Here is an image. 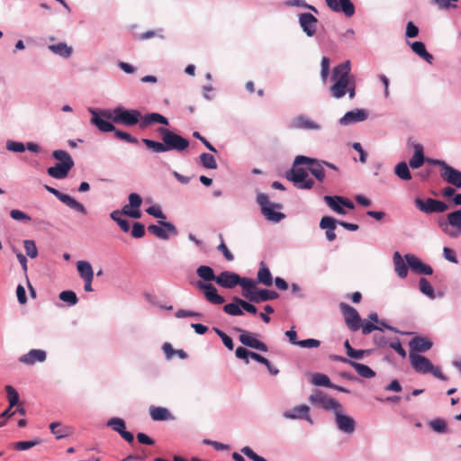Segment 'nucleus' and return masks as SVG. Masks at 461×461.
Masks as SVG:
<instances>
[{"label":"nucleus","mask_w":461,"mask_h":461,"mask_svg":"<svg viewBox=\"0 0 461 461\" xmlns=\"http://www.w3.org/2000/svg\"><path fill=\"white\" fill-rule=\"evenodd\" d=\"M331 80L334 83L330 86V91L334 98L339 99L347 93L350 99L356 96V82L350 75V62L348 60L333 68Z\"/></svg>","instance_id":"1"},{"label":"nucleus","mask_w":461,"mask_h":461,"mask_svg":"<svg viewBox=\"0 0 461 461\" xmlns=\"http://www.w3.org/2000/svg\"><path fill=\"white\" fill-rule=\"evenodd\" d=\"M158 132L161 135L162 142L142 139V142L153 152L163 153L169 150L183 151L189 146V140L187 139L183 138L167 128H159Z\"/></svg>","instance_id":"2"},{"label":"nucleus","mask_w":461,"mask_h":461,"mask_svg":"<svg viewBox=\"0 0 461 461\" xmlns=\"http://www.w3.org/2000/svg\"><path fill=\"white\" fill-rule=\"evenodd\" d=\"M310 161L311 158L297 156L294 161L293 167L286 173V178L300 189H312L314 185V181L309 178L306 169L300 167L301 165H306Z\"/></svg>","instance_id":"3"},{"label":"nucleus","mask_w":461,"mask_h":461,"mask_svg":"<svg viewBox=\"0 0 461 461\" xmlns=\"http://www.w3.org/2000/svg\"><path fill=\"white\" fill-rule=\"evenodd\" d=\"M102 115L116 124L133 126L142 120V114L139 110H127L122 107H116L113 110L102 111Z\"/></svg>","instance_id":"4"},{"label":"nucleus","mask_w":461,"mask_h":461,"mask_svg":"<svg viewBox=\"0 0 461 461\" xmlns=\"http://www.w3.org/2000/svg\"><path fill=\"white\" fill-rule=\"evenodd\" d=\"M52 157L59 162L47 169L48 175L56 179L66 178L75 165L71 156L65 150L57 149L53 151Z\"/></svg>","instance_id":"5"},{"label":"nucleus","mask_w":461,"mask_h":461,"mask_svg":"<svg viewBox=\"0 0 461 461\" xmlns=\"http://www.w3.org/2000/svg\"><path fill=\"white\" fill-rule=\"evenodd\" d=\"M257 202L261 207V212L264 216L270 221L279 222L285 218V214L279 212H276L274 209H281L282 205L279 203H271L268 200V196L265 194H258L257 196Z\"/></svg>","instance_id":"6"},{"label":"nucleus","mask_w":461,"mask_h":461,"mask_svg":"<svg viewBox=\"0 0 461 461\" xmlns=\"http://www.w3.org/2000/svg\"><path fill=\"white\" fill-rule=\"evenodd\" d=\"M438 225L449 237H458L461 234V209L449 212L447 221H440Z\"/></svg>","instance_id":"7"},{"label":"nucleus","mask_w":461,"mask_h":461,"mask_svg":"<svg viewBox=\"0 0 461 461\" xmlns=\"http://www.w3.org/2000/svg\"><path fill=\"white\" fill-rule=\"evenodd\" d=\"M339 310L349 330L353 332L358 330L360 329L361 318L357 311L346 303H339Z\"/></svg>","instance_id":"8"},{"label":"nucleus","mask_w":461,"mask_h":461,"mask_svg":"<svg viewBox=\"0 0 461 461\" xmlns=\"http://www.w3.org/2000/svg\"><path fill=\"white\" fill-rule=\"evenodd\" d=\"M414 203L420 211L425 213L444 212L448 209V205L447 203L433 198L422 200L421 198L417 197L414 199Z\"/></svg>","instance_id":"9"},{"label":"nucleus","mask_w":461,"mask_h":461,"mask_svg":"<svg viewBox=\"0 0 461 461\" xmlns=\"http://www.w3.org/2000/svg\"><path fill=\"white\" fill-rule=\"evenodd\" d=\"M310 402L317 407L322 408L327 411H333L334 412L341 409V404L335 399L329 397L322 392H315L310 398Z\"/></svg>","instance_id":"10"},{"label":"nucleus","mask_w":461,"mask_h":461,"mask_svg":"<svg viewBox=\"0 0 461 461\" xmlns=\"http://www.w3.org/2000/svg\"><path fill=\"white\" fill-rule=\"evenodd\" d=\"M234 330L240 333L239 339L244 346L262 352H267L268 350L267 346L264 342L258 340L254 334L240 328H235Z\"/></svg>","instance_id":"11"},{"label":"nucleus","mask_w":461,"mask_h":461,"mask_svg":"<svg viewBox=\"0 0 461 461\" xmlns=\"http://www.w3.org/2000/svg\"><path fill=\"white\" fill-rule=\"evenodd\" d=\"M45 188L48 192H50V194L55 195L59 201L64 203L66 205H68L71 209H74L75 211L79 212L83 214H86V207L81 203L77 202L73 197H71L70 195L63 194V193L59 192V190H57L51 186H49V185H45Z\"/></svg>","instance_id":"12"},{"label":"nucleus","mask_w":461,"mask_h":461,"mask_svg":"<svg viewBox=\"0 0 461 461\" xmlns=\"http://www.w3.org/2000/svg\"><path fill=\"white\" fill-rule=\"evenodd\" d=\"M326 5L331 11L342 13L348 18L355 14V6L351 0H326Z\"/></svg>","instance_id":"13"},{"label":"nucleus","mask_w":461,"mask_h":461,"mask_svg":"<svg viewBox=\"0 0 461 461\" xmlns=\"http://www.w3.org/2000/svg\"><path fill=\"white\" fill-rule=\"evenodd\" d=\"M299 24L303 32L309 37H312L317 31L318 19L310 13H303L298 15Z\"/></svg>","instance_id":"14"},{"label":"nucleus","mask_w":461,"mask_h":461,"mask_svg":"<svg viewBox=\"0 0 461 461\" xmlns=\"http://www.w3.org/2000/svg\"><path fill=\"white\" fill-rule=\"evenodd\" d=\"M159 223L161 226L155 224L149 225L148 227V230L156 237L162 240H167L168 233L172 235L177 234V230L172 223L164 221H160Z\"/></svg>","instance_id":"15"},{"label":"nucleus","mask_w":461,"mask_h":461,"mask_svg":"<svg viewBox=\"0 0 461 461\" xmlns=\"http://www.w3.org/2000/svg\"><path fill=\"white\" fill-rule=\"evenodd\" d=\"M409 358L412 368L420 374H428L432 370V363L429 358L419 354L409 353Z\"/></svg>","instance_id":"16"},{"label":"nucleus","mask_w":461,"mask_h":461,"mask_svg":"<svg viewBox=\"0 0 461 461\" xmlns=\"http://www.w3.org/2000/svg\"><path fill=\"white\" fill-rule=\"evenodd\" d=\"M196 285L200 290L204 292L206 300L211 303L219 305L225 302L224 298L218 294L217 289L212 284L198 281Z\"/></svg>","instance_id":"17"},{"label":"nucleus","mask_w":461,"mask_h":461,"mask_svg":"<svg viewBox=\"0 0 461 461\" xmlns=\"http://www.w3.org/2000/svg\"><path fill=\"white\" fill-rule=\"evenodd\" d=\"M406 262L411 269L416 274L431 275L433 269L430 266L424 264L420 258L411 254L405 255Z\"/></svg>","instance_id":"18"},{"label":"nucleus","mask_w":461,"mask_h":461,"mask_svg":"<svg viewBox=\"0 0 461 461\" xmlns=\"http://www.w3.org/2000/svg\"><path fill=\"white\" fill-rule=\"evenodd\" d=\"M334 413L336 416V424L339 429L347 434H352L356 428L354 419L341 413V409L337 410Z\"/></svg>","instance_id":"19"},{"label":"nucleus","mask_w":461,"mask_h":461,"mask_svg":"<svg viewBox=\"0 0 461 461\" xmlns=\"http://www.w3.org/2000/svg\"><path fill=\"white\" fill-rule=\"evenodd\" d=\"M240 276L234 272L223 271L217 276L216 284L227 289L234 288L238 285Z\"/></svg>","instance_id":"20"},{"label":"nucleus","mask_w":461,"mask_h":461,"mask_svg":"<svg viewBox=\"0 0 461 461\" xmlns=\"http://www.w3.org/2000/svg\"><path fill=\"white\" fill-rule=\"evenodd\" d=\"M432 346L433 343L430 339L421 336H416L409 342L410 352H413V354L427 352Z\"/></svg>","instance_id":"21"},{"label":"nucleus","mask_w":461,"mask_h":461,"mask_svg":"<svg viewBox=\"0 0 461 461\" xmlns=\"http://www.w3.org/2000/svg\"><path fill=\"white\" fill-rule=\"evenodd\" d=\"M46 352L42 349H31L27 354L19 357V362L25 365H34L37 362L42 363L46 360Z\"/></svg>","instance_id":"22"},{"label":"nucleus","mask_w":461,"mask_h":461,"mask_svg":"<svg viewBox=\"0 0 461 461\" xmlns=\"http://www.w3.org/2000/svg\"><path fill=\"white\" fill-rule=\"evenodd\" d=\"M367 116L368 113L366 110L356 109L346 113L339 120V122L343 125H348L354 122H363L367 119Z\"/></svg>","instance_id":"23"},{"label":"nucleus","mask_w":461,"mask_h":461,"mask_svg":"<svg viewBox=\"0 0 461 461\" xmlns=\"http://www.w3.org/2000/svg\"><path fill=\"white\" fill-rule=\"evenodd\" d=\"M91 113L93 114V117L91 119V122L95 125L99 131L103 132H109L115 131V127L113 126V122H109L110 120L104 118L102 115V112L100 113V115L95 112L94 110H91Z\"/></svg>","instance_id":"24"},{"label":"nucleus","mask_w":461,"mask_h":461,"mask_svg":"<svg viewBox=\"0 0 461 461\" xmlns=\"http://www.w3.org/2000/svg\"><path fill=\"white\" fill-rule=\"evenodd\" d=\"M440 176L448 184L455 185L457 188H461V172L457 169L447 167L446 171H442Z\"/></svg>","instance_id":"25"},{"label":"nucleus","mask_w":461,"mask_h":461,"mask_svg":"<svg viewBox=\"0 0 461 461\" xmlns=\"http://www.w3.org/2000/svg\"><path fill=\"white\" fill-rule=\"evenodd\" d=\"M309 407L307 405L295 406L292 411L284 413V416L287 419H305L310 423H312V419L308 415Z\"/></svg>","instance_id":"26"},{"label":"nucleus","mask_w":461,"mask_h":461,"mask_svg":"<svg viewBox=\"0 0 461 461\" xmlns=\"http://www.w3.org/2000/svg\"><path fill=\"white\" fill-rule=\"evenodd\" d=\"M291 127L294 129H305V130H317L319 125L311 121L308 117L299 115L294 118L291 122Z\"/></svg>","instance_id":"27"},{"label":"nucleus","mask_w":461,"mask_h":461,"mask_svg":"<svg viewBox=\"0 0 461 461\" xmlns=\"http://www.w3.org/2000/svg\"><path fill=\"white\" fill-rule=\"evenodd\" d=\"M153 123H161L164 125H168V121L165 116H163L159 113H148L144 116H142V120L140 122V127L141 129H145L149 125L153 124Z\"/></svg>","instance_id":"28"},{"label":"nucleus","mask_w":461,"mask_h":461,"mask_svg":"<svg viewBox=\"0 0 461 461\" xmlns=\"http://www.w3.org/2000/svg\"><path fill=\"white\" fill-rule=\"evenodd\" d=\"M308 170L316 177L317 180L322 182L325 178V172L323 167V161L311 158L310 162L306 163Z\"/></svg>","instance_id":"29"},{"label":"nucleus","mask_w":461,"mask_h":461,"mask_svg":"<svg viewBox=\"0 0 461 461\" xmlns=\"http://www.w3.org/2000/svg\"><path fill=\"white\" fill-rule=\"evenodd\" d=\"M149 415L153 420H168L173 419L170 411L164 407L150 406Z\"/></svg>","instance_id":"30"},{"label":"nucleus","mask_w":461,"mask_h":461,"mask_svg":"<svg viewBox=\"0 0 461 461\" xmlns=\"http://www.w3.org/2000/svg\"><path fill=\"white\" fill-rule=\"evenodd\" d=\"M425 161L423 148L421 145L417 144L414 147V154L409 161V165L411 168L420 167Z\"/></svg>","instance_id":"31"},{"label":"nucleus","mask_w":461,"mask_h":461,"mask_svg":"<svg viewBox=\"0 0 461 461\" xmlns=\"http://www.w3.org/2000/svg\"><path fill=\"white\" fill-rule=\"evenodd\" d=\"M393 264H394V269H395V272L397 273V275L401 277V278H404L406 277L407 274H408V264L406 265L401 256V254L396 251L394 254H393Z\"/></svg>","instance_id":"32"},{"label":"nucleus","mask_w":461,"mask_h":461,"mask_svg":"<svg viewBox=\"0 0 461 461\" xmlns=\"http://www.w3.org/2000/svg\"><path fill=\"white\" fill-rule=\"evenodd\" d=\"M344 362L349 363L359 375L365 378H372L375 375V373L366 365L354 362L348 359H343Z\"/></svg>","instance_id":"33"},{"label":"nucleus","mask_w":461,"mask_h":461,"mask_svg":"<svg viewBox=\"0 0 461 461\" xmlns=\"http://www.w3.org/2000/svg\"><path fill=\"white\" fill-rule=\"evenodd\" d=\"M51 432L56 436V438L60 439L69 436L72 433V429L59 422H52L50 425Z\"/></svg>","instance_id":"34"},{"label":"nucleus","mask_w":461,"mask_h":461,"mask_svg":"<svg viewBox=\"0 0 461 461\" xmlns=\"http://www.w3.org/2000/svg\"><path fill=\"white\" fill-rule=\"evenodd\" d=\"M411 48L413 52H415L418 56L424 59L427 62L431 63L433 60V56L429 53L426 50L425 44L421 41H415L411 44Z\"/></svg>","instance_id":"35"},{"label":"nucleus","mask_w":461,"mask_h":461,"mask_svg":"<svg viewBox=\"0 0 461 461\" xmlns=\"http://www.w3.org/2000/svg\"><path fill=\"white\" fill-rule=\"evenodd\" d=\"M258 281L260 284H263L267 286H269L273 283V277L270 273L269 268L264 264V262L260 263V267L258 272Z\"/></svg>","instance_id":"36"},{"label":"nucleus","mask_w":461,"mask_h":461,"mask_svg":"<svg viewBox=\"0 0 461 461\" xmlns=\"http://www.w3.org/2000/svg\"><path fill=\"white\" fill-rule=\"evenodd\" d=\"M49 50L63 58H69L73 52V50L71 47H68L64 42H59L58 44L49 45Z\"/></svg>","instance_id":"37"},{"label":"nucleus","mask_w":461,"mask_h":461,"mask_svg":"<svg viewBox=\"0 0 461 461\" xmlns=\"http://www.w3.org/2000/svg\"><path fill=\"white\" fill-rule=\"evenodd\" d=\"M77 268L80 277L84 279L94 278V272L92 266L87 261L80 260L77 263Z\"/></svg>","instance_id":"38"},{"label":"nucleus","mask_w":461,"mask_h":461,"mask_svg":"<svg viewBox=\"0 0 461 461\" xmlns=\"http://www.w3.org/2000/svg\"><path fill=\"white\" fill-rule=\"evenodd\" d=\"M197 276L204 281H216L217 276L214 275L213 269L208 266H200L196 270Z\"/></svg>","instance_id":"39"},{"label":"nucleus","mask_w":461,"mask_h":461,"mask_svg":"<svg viewBox=\"0 0 461 461\" xmlns=\"http://www.w3.org/2000/svg\"><path fill=\"white\" fill-rule=\"evenodd\" d=\"M325 202L330 209L339 214H346V211L343 209L340 203V196H329L324 197Z\"/></svg>","instance_id":"40"},{"label":"nucleus","mask_w":461,"mask_h":461,"mask_svg":"<svg viewBox=\"0 0 461 461\" xmlns=\"http://www.w3.org/2000/svg\"><path fill=\"white\" fill-rule=\"evenodd\" d=\"M395 175L402 180L408 181L411 179V174L406 162L398 163L394 167Z\"/></svg>","instance_id":"41"},{"label":"nucleus","mask_w":461,"mask_h":461,"mask_svg":"<svg viewBox=\"0 0 461 461\" xmlns=\"http://www.w3.org/2000/svg\"><path fill=\"white\" fill-rule=\"evenodd\" d=\"M278 294L275 291L261 289L257 293V298H254V303L267 302L278 298Z\"/></svg>","instance_id":"42"},{"label":"nucleus","mask_w":461,"mask_h":461,"mask_svg":"<svg viewBox=\"0 0 461 461\" xmlns=\"http://www.w3.org/2000/svg\"><path fill=\"white\" fill-rule=\"evenodd\" d=\"M241 305L238 302H232L230 303H227L223 306V311L225 313L231 316H240L243 314Z\"/></svg>","instance_id":"43"},{"label":"nucleus","mask_w":461,"mask_h":461,"mask_svg":"<svg viewBox=\"0 0 461 461\" xmlns=\"http://www.w3.org/2000/svg\"><path fill=\"white\" fill-rule=\"evenodd\" d=\"M200 161L205 168L209 169H216L217 168V163L214 158V157L212 154L209 153H202L200 155Z\"/></svg>","instance_id":"44"},{"label":"nucleus","mask_w":461,"mask_h":461,"mask_svg":"<svg viewBox=\"0 0 461 461\" xmlns=\"http://www.w3.org/2000/svg\"><path fill=\"white\" fill-rule=\"evenodd\" d=\"M312 383L317 386H325L330 387L332 386V384L327 375L324 374H315L312 376Z\"/></svg>","instance_id":"45"},{"label":"nucleus","mask_w":461,"mask_h":461,"mask_svg":"<svg viewBox=\"0 0 461 461\" xmlns=\"http://www.w3.org/2000/svg\"><path fill=\"white\" fill-rule=\"evenodd\" d=\"M59 298L61 301H63L65 303H68V305H75L78 302V299H77V296L76 293L73 292V291H70V290L62 291L59 294Z\"/></svg>","instance_id":"46"},{"label":"nucleus","mask_w":461,"mask_h":461,"mask_svg":"<svg viewBox=\"0 0 461 461\" xmlns=\"http://www.w3.org/2000/svg\"><path fill=\"white\" fill-rule=\"evenodd\" d=\"M107 426L111 427L114 431L118 432L119 434L123 431L126 428L125 421L121 418H112L107 421Z\"/></svg>","instance_id":"47"},{"label":"nucleus","mask_w":461,"mask_h":461,"mask_svg":"<svg viewBox=\"0 0 461 461\" xmlns=\"http://www.w3.org/2000/svg\"><path fill=\"white\" fill-rule=\"evenodd\" d=\"M5 389L7 393V399L9 402L10 408H13L19 402V394L12 385H6Z\"/></svg>","instance_id":"48"},{"label":"nucleus","mask_w":461,"mask_h":461,"mask_svg":"<svg viewBox=\"0 0 461 461\" xmlns=\"http://www.w3.org/2000/svg\"><path fill=\"white\" fill-rule=\"evenodd\" d=\"M23 246L26 255L31 258H35L38 256V249L33 240H23Z\"/></svg>","instance_id":"49"},{"label":"nucleus","mask_w":461,"mask_h":461,"mask_svg":"<svg viewBox=\"0 0 461 461\" xmlns=\"http://www.w3.org/2000/svg\"><path fill=\"white\" fill-rule=\"evenodd\" d=\"M219 239L221 240V243L217 247V249L221 253H222L224 258L227 261H232L234 259V257H233L232 253L230 251V249H228V247L226 246L222 234H219Z\"/></svg>","instance_id":"50"},{"label":"nucleus","mask_w":461,"mask_h":461,"mask_svg":"<svg viewBox=\"0 0 461 461\" xmlns=\"http://www.w3.org/2000/svg\"><path fill=\"white\" fill-rule=\"evenodd\" d=\"M113 131H114L115 138L118 140H121L125 142L131 143V144H136L138 142V140L136 138L132 137L130 133H128L126 131H122L116 130V129Z\"/></svg>","instance_id":"51"},{"label":"nucleus","mask_w":461,"mask_h":461,"mask_svg":"<svg viewBox=\"0 0 461 461\" xmlns=\"http://www.w3.org/2000/svg\"><path fill=\"white\" fill-rule=\"evenodd\" d=\"M285 5L303 7L314 13H318V10L313 5H308L304 0H287L285 2Z\"/></svg>","instance_id":"52"},{"label":"nucleus","mask_w":461,"mask_h":461,"mask_svg":"<svg viewBox=\"0 0 461 461\" xmlns=\"http://www.w3.org/2000/svg\"><path fill=\"white\" fill-rule=\"evenodd\" d=\"M420 290L430 298H434V289L427 279L420 278Z\"/></svg>","instance_id":"53"},{"label":"nucleus","mask_w":461,"mask_h":461,"mask_svg":"<svg viewBox=\"0 0 461 461\" xmlns=\"http://www.w3.org/2000/svg\"><path fill=\"white\" fill-rule=\"evenodd\" d=\"M337 221L330 216H324L320 221V227L323 230L336 229Z\"/></svg>","instance_id":"54"},{"label":"nucleus","mask_w":461,"mask_h":461,"mask_svg":"<svg viewBox=\"0 0 461 461\" xmlns=\"http://www.w3.org/2000/svg\"><path fill=\"white\" fill-rule=\"evenodd\" d=\"M241 453L248 456L249 459L253 461H267L265 457L258 456L253 449L249 447H244L241 448Z\"/></svg>","instance_id":"55"},{"label":"nucleus","mask_w":461,"mask_h":461,"mask_svg":"<svg viewBox=\"0 0 461 461\" xmlns=\"http://www.w3.org/2000/svg\"><path fill=\"white\" fill-rule=\"evenodd\" d=\"M429 426L431 429L438 433H443L446 431L447 423L444 420L436 419L429 422Z\"/></svg>","instance_id":"56"},{"label":"nucleus","mask_w":461,"mask_h":461,"mask_svg":"<svg viewBox=\"0 0 461 461\" xmlns=\"http://www.w3.org/2000/svg\"><path fill=\"white\" fill-rule=\"evenodd\" d=\"M232 301L238 302L240 305H241L242 309L249 313L256 314L258 312L257 308L252 303L239 297H233Z\"/></svg>","instance_id":"57"},{"label":"nucleus","mask_w":461,"mask_h":461,"mask_svg":"<svg viewBox=\"0 0 461 461\" xmlns=\"http://www.w3.org/2000/svg\"><path fill=\"white\" fill-rule=\"evenodd\" d=\"M360 328H361L362 333L364 335L370 334L374 330H382L381 327H379L374 323L367 322L366 321H363L362 323L360 322Z\"/></svg>","instance_id":"58"},{"label":"nucleus","mask_w":461,"mask_h":461,"mask_svg":"<svg viewBox=\"0 0 461 461\" xmlns=\"http://www.w3.org/2000/svg\"><path fill=\"white\" fill-rule=\"evenodd\" d=\"M39 444L37 440L30 441H18L14 443V447L16 450H26Z\"/></svg>","instance_id":"59"},{"label":"nucleus","mask_w":461,"mask_h":461,"mask_svg":"<svg viewBox=\"0 0 461 461\" xmlns=\"http://www.w3.org/2000/svg\"><path fill=\"white\" fill-rule=\"evenodd\" d=\"M433 4L438 5L440 9H449L456 8V5L455 3L459 0H431Z\"/></svg>","instance_id":"60"},{"label":"nucleus","mask_w":461,"mask_h":461,"mask_svg":"<svg viewBox=\"0 0 461 461\" xmlns=\"http://www.w3.org/2000/svg\"><path fill=\"white\" fill-rule=\"evenodd\" d=\"M6 149L13 152H23L26 148L22 142L8 140L6 142Z\"/></svg>","instance_id":"61"},{"label":"nucleus","mask_w":461,"mask_h":461,"mask_svg":"<svg viewBox=\"0 0 461 461\" xmlns=\"http://www.w3.org/2000/svg\"><path fill=\"white\" fill-rule=\"evenodd\" d=\"M145 234V227L140 222H134L131 230V235L133 238L140 239Z\"/></svg>","instance_id":"62"},{"label":"nucleus","mask_w":461,"mask_h":461,"mask_svg":"<svg viewBox=\"0 0 461 461\" xmlns=\"http://www.w3.org/2000/svg\"><path fill=\"white\" fill-rule=\"evenodd\" d=\"M320 344L321 341L315 339H307L297 342V346L307 348H317L320 346Z\"/></svg>","instance_id":"63"},{"label":"nucleus","mask_w":461,"mask_h":461,"mask_svg":"<svg viewBox=\"0 0 461 461\" xmlns=\"http://www.w3.org/2000/svg\"><path fill=\"white\" fill-rule=\"evenodd\" d=\"M252 351L248 350L247 348L243 347L237 348L235 351V356L238 358L244 359L246 364H249V357H250V354Z\"/></svg>","instance_id":"64"}]
</instances>
